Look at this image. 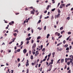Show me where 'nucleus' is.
<instances>
[{"label": "nucleus", "mask_w": 73, "mask_h": 73, "mask_svg": "<svg viewBox=\"0 0 73 73\" xmlns=\"http://www.w3.org/2000/svg\"><path fill=\"white\" fill-rule=\"evenodd\" d=\"M65 42H66V41L65 40H64L63 42V44H65Z\"/></svg>", "instance_id": "obj_44"}, {"label": "nucleus", "mask_w": 73, "mask_h": 73, "mask_svg": "<svg viewBox=\"0 0 73 73\" xmlns=\"http://www.w3.org/2000/svg\"><path fill=\"white\" fill-rule=\"evenodd\" d=\"M34 42V40H31L32 44H33V43Z\"/></svg>", "instance_id": "obj_42"}, {"label": "nucleus", "mask_w": 73, "mask_h": 73, "mask_svg": "<svg viewBox=\"0 0 73 73\" xmlns=\"http://www.w3.org/2000/svg\"><path fill=\"white\" fill-rule=\"evenodd\" d=\"M64 29V28H63L62 27H61L60 28V30H62V29Z\"/></svg>", "instance_id": "obj_26"}, {"label": "nucleus", "mask_w": 73, "mask_h": 73, "mask_svg": "<svg viewBox=\"0 0 73 73\" xmlns=\"http://www.w3.org/2000/svg\"><path fill=\"white\" fill-rule=\"evenodd\" d=\"M21 45L19 46V47H20V46H21V45H22L23 44V42H21Z\"/></svg>", "instance_id": "obj_13"}, {"label": "nucleus", "mask_w": 73, "mask_h": 73, "mask_svg": "<svg viewBox=\"0 0 73 73\" xmlns=\"http://www.w3.org/2000/svg\"><path fill=\"white\" fill-rule=\"evenodd\" d=\"M53 66L52 65H51L50 66V68L49 69H52V66Z\"/></svg>", "instance_id": "obj_18"}, {"label": "nucleus", "mask_w": 73, "mask_h": 73, "mask_svg": "<svg viewBox=\"0 0 73 73\" xmlns=\"http://www.w3.org/2000/svg\"><path fill=\"white\" fill-rule=\"evenodd\" d=\"M68 35H70L71 34V32H69L68 33Z\"/></svg>", "instance_id": "obj_51"}, {"label": "nucleus", "mask_w": 73, "mask_h": 73, "mask_svg": "<svg viewBox=\"0 0 73 73\" xmlns=\"http://www.w3.org/2000/svg\"><path fill=\"white\" fill-rule=\"evenodd\" d=\"M31 37H30L29 38H26V40L27 41H29V40H31Z\"/></svg>", "instance_id": "obj_9"}, {"label": "nucleus", "mask_w": 73, "mask_h": 73, "mask_svg": "<svg viewBox=\"0 0 73 73\" xmlns=\"http://www.w3.org/2000/svg\"><path fill=\"white\" fill-rule=\"evenodd\" d=\"M62 50V48H60L59 49V51H61Z\"/></svg>", "instance_id": "obj_52"}, {"label": "nucleus", "mask_w": 73, "mask_h": 73, "mask_svg": "<svg viewBox=\"0 0 73 73\" xmlns=\"http://www.w3.org/2000/svg\"><path fill=\"white\" fill-rule=\"evenodd\" d=\"M41 38V36H38V37H37V39L38 40V39H40Z\"/></svg>", "instance_id": "obj_28"}, {"label": "nucleus", "mask_w": 73, "mask_h": 73, "mask_svg": "<svg viewBox=\"0 0 73 73\" xmlns=\"http://www.w3.org/2000/svg\"><path fill=\"white\" fill-rule=\"evenodd\" d=\"M42 47H43V45H41V50L42 49Z\"/></svg>", "instance_id": "obj_50"}, {"label": "nucleus", "mask_w": 73, "mask_h": 73, "mask_svg": "<svg viewBox=\"0 0 73 73\" xmlns=\"http://www.w3.org/2000/svg\"><path fill=\"white\" fill-rule=\"evenodd\" d=\"M70 36H69L68 38H67L66 40H68L69 39V38H70Z\"/></svg>", "instance_id": "obj_29"}, {"label": "nucleus", "mask_w": 73, "mask_h": 73, "mask_svg": "<svg viewBox=\"0 0 73 73\" xmlns=\"http://www.w3.org/2000/svg\"><path fill=\"white\" fill-rule=\"evenodd\" d=\"M68 46V44H66L64 46L65 48H67Z\"/></svg>", "instance_id": "obj_15"}, {"label": "nucleus", "mask_w": 73, "mask_h": 73, "mask_svg": "<svg viewBox=\"0 0 73 73\" xmlns=\"http://www.w3.org/2000/svg\"><path fill=\"white\" fill-rule=\"evenodd\" d=\"M29 73V69H28V68H27V70L26 73Z\"/></svg>", "instance_id": "obj_33"}, {"label": "nucleus", "mask_w": 73, "mask_h": 73, "mask_svg": "<svg viewBox=\"0 0 73 73\" xmlns=\"http://www.w3.org/2000/svg\"><path fill=\"white\" fill-rule=\"evenodd\" d=\"M65 4H62L60 6V8H62V7H65Z\"/></svg>", "instance_id": "obj_3"}, {"label": "nucleus", "mask_w": 73, "mask_h": 73, "mask_svg": "<svg viewBox=\"0 0 73 73\" xmlns=\"http://www.w3.org/2000/svg\"><path fill=\"white\" fill-rule=\"evenodd\" d=\"M48 60H49V57H48L47 59V61H48Z\"/></svg>", "instance_id": "obj_61"}, {"label": "nucleus", "mask_w": 73, "mask_h": 73, "mask_svg": "<svg viewBox=\"0 0 73 73\" xmlns=\"http://www.w3.org/2000/svg\"><path fill=\"white\" fill-rule=\"evenodd\" d=\"M61 3H62V4H63V3H64V1H61Z\"/></svg>", "instance_id": "obj_56"}, {"label": "nucleus", "mask_w": 73, "mask_h": 73, "mask_svg": "<svg viewBox=\"0 0 73 73\" xmlns=\"http://www.w3.org/2000/svg\"><path fill=\"white\" fill-rule=\"evenodd\" d=\"M52 40H54V39H55L54 38V37L53 36L52 37Z\"/></svg>", "instance_id": "obj_53"}, {"label": "nucleus", "mask_w": 73, "mask_h": 73, "mask_svg": "<svg viewBox=\"0 0 73 73\" xmlns=\"http://www.w3.org/2000/svg\"><path fill=\"white\" fill-rule=\"evenodd\" d=\"M35 8H34L33 11H31V14L34 15L35 14Z\"/></svg>", "instance_id": "obj_1"}, {"label": "nucleus", "mask_w": 73, "mask_h": 73, "mask_svg": "<svg viewBox=\"0 0 73 73\" xmlns=\"http://www.w3.org/2000/svg\"><path fill=\"white\" fill-rule=\"evenodd\" d=\"M11 71L12 72L11 73H13V70H11Z\"/></svg>", "instance_id": "obj_64"}, {"label": "nucleus", "mask_w": 73, "mask_h": 73, "mask_svg": "<svg viewBox=\"0 0 73 73\" xmlns=\"http://www.w3.org/2000/svg\"><path fill=\"white\" fill-rule=\"evenodd\" d=\"M66 50H69V47H67L66 49Z\"/></svg>", "instance_id": "obj_34"}, {"label": "nucleus", "mask_w": 73, "mask_h": 73, "mask_svg": "<svg viewBox=\"0 0 73 73\" xmlns=\"http://www.w3.org/2000/svg\"><path fill=\"white\" fill-rule=\"evenodd\" d=\"M60 14L58 13V15H56L55 16V19H56V18H59L60 17Z\"/></svg>", "instance_id": "obj_2"}, {"label": "nucleus", "mask_w": 73, "mask_h": 73, "mask_svg": "<svg viewBox=\"0 0 73 73\" xmlns=\"http://www.w3.org/2000/svg\"><path fill=\"white\" fill-rule=\"evenodd\" d=\"M47 12V11L46 10L44 11V13H46Z\"/></svg>", "instance_id": "obj_59"}, {"label": "nucleus", "mask_w": 73, "mask_h": 73, "mask_svg": "<svg viewBox=\"0 0 73 73\" xmlns=\"http://www.w3.org/2000/svg\"><path fill=\"white\" fill-rule=\"evenodd\" d=\"M29 41H27V45H28V44H29Z\"/></svg>", "instance_id": "obj_48"}, {"label": "nucleus", "mask_w": 73, "mask_h": 73, "mask_svg": "<svg viewBox=\"0 0 73 73\" xmlns=\"http://www.w3.org/2000/svg\"><path fill=\"white\" fill-rule=\"evenodd\" d=\"M58 12L59 13H61V11L60 10H58Z\"/></svg>", "instance_id": "obj_31"}, {"label": "nucleus", "mask_w": 73, "mask_h": 73, "mask_svg": "<svg viewBox=\"0 0 73 73\" xmlns=\"http://www.w3.org/2000/svg\"><path fill=\"white\" fill-rule=\"evenodd\" d=\"M54 0H52V1L53 2L52 3L53 4H54V3H55V1H54Z\"/></svg>", "instance_id": "obj_45"}, {"label": "nucleus", "mask_w": 73, "mask_h": 73, "mask_svg": "<svg viewBox=\"0 0 73 73\" xmlns=\"http://www.w3.org/2000/svg\"><path fill=\"white\" fill-rule=\"evenodd\" d=\"M64 59H62L61 60V63H62V62H64Z\"/></svg>", "instance_id": "obj_23"}, {"label": "nucleus", "mask_w": 73, "mask_h": 73, "mask_svg": "<svg viewBox=\"0 0 73 73\" xmlns=\"http://www.w3.org/2000/svg\"><path fill=\"white\" fill-rule=\"evenodd\" d=\"M26 56H28V53H27Z\"/></svg>", "instance_id": "obj_58"}, {"label": "nucleus", "mask_w": 73, "mask_h": 73, "mask_svg": "<svg viewBox=\"0 0 73 73\" xmlns=\"http://www.w3.org/2000/svg\"><path fill=\"white\" fill-rule=\"evenodd\" d=\"M13 35L14 36H17V33H15L13 34Z\"/></svg>", "instance_id": "obj_32"}, {"label": "nucleus", "mask_w": 73, "mask_h": 73, "mask_svg": "<svg viewBox=\"0 0 73 73\" xmlns=\"http://www.w3.org/2000/svg\"><path fill=\"white\" fill-rule=\"evenodd\" d=\"M52 55H54L55 54V52H54L52 53Z\"/></svg>", "instance_id": "obj_62"}, {"label": "nucleus", "mask_w": 73, "mask_h": 73, "mask_svg": "<svg viewBox=\"0 0 73 73\" xmlns=\"http://www.w3.org/2000/svg\"><path fill=\"white\" fill-rule=\"evenodd\" d=\"M17 60H18V62H20V58H18L17 59Z\"/></svg>", "instance_id": "obj_47"}, {"label": "nucleus", "mask_w": 73, "mask_h": 73, "mask_svg": "<svg viewBox=\"0 0 73 73\" xmlns=\"http://www.w3.org/2000/svg\"><path fill=\"white\" fill-rule=\"evenodd\" d=\"M50 5H48V6L46 8V10H48L49 9V7H50Z\"/></svg>", "instance_id": "obj_10"}, {"label": "nucleus", "mask_w": 73, "mask_h": 73, "mask_svg": "<svg viewBox=\"0 0 73 73\" xmlns=\"http://www.w3.org/2000/svg\"><path fill=\"white\" fill-rule=\"evenodd\" d=\"M45 48H43L42 49V51H43V52H45Z\"/></svg>", "instance_id": "obj_43"}, {"label": "nucleus", "mask_w": 73, "mask_h": 73, "mask_svg": "<svg viewBox=\"0 0 73 73\" xmlns=\"http://www.w3.org/2000/svg\"><path fill=\"white\" fill-rule=\"evenodd\" d=\"M70 62H73V59H72L71 58H70Z\"/></svg>", "instance_id": "obj_17"}, {"label": "nucleus", "mask_w": 73, "mask_h": 73, "mask_svg": "<svg viewBox=\"0 0 73 73\" xmlns=\"http://www.w3.org/2000/svg\"><path fill=\"white\" fill-rule=\"evenodd\" d=\"M29 8H31V9H33V7H29Z\"/></svg>", "instance_id": "obj_63"}, {"label": "nucleus", "mask_w": 73, "mask_h": 73, "mask_svg": "<svg viewBox=\"0 0 73 73\" xmlns=\"http://www.w3.org/2000/svg\"><path fill=\"white\" fill-rule=\"evenodd\" d=\"M31 36V34L29 33V34H28V37H29V36Z\"/></svg>", "instance_id": "obj_55"}, {"label": "nucleus", "mask_w": 73, "mask_h": 73, "mask_svg": "<svg viewBox=\"0 0 73 73\" xmlns=\"http://www.w3.org/2000/svg\"><path fill=\"white\" fill-rule=\"evenodd\" d=\"M55 35H56V36H57V35L58 36H60V33L56 32L55 33Z\"/></svg>", "instance_id": "obj_5"}, {"label": "nucleus", "mask_w": 73, "mask_h": 73, "mask_svg": "<svg viewBox=\"0 0 73 73\" xmlns=\"http://www.w3.org/2000/svg\"><path fill=\"white\" fill-rule=\"evenodd\" d=\"M64 32H65V31L63 30L62 31H61L60 32V33H61V34H62V33H64Z\"/></svg>", "instance_id": "obj_16"}, {"label": "nucleus", "mask_w": 73, "mask_h": 73, "mask_svg": "<svg viewBox=\"0 0 73 73\" xmlns=\"http://www.w3.org/2000/svg\"><path fill=\"white\" fill-rule=\"evenodd\" d=\"M68 73H71V70H70L68 72Z\"/></svg>", "instance_id": "obj_24"}, {"label": "nucleus", "mask_w": 73, "mask_h": 73, "mask_svg": "<svg viewBox=\"0 0 73 73\" xmlns=\"http://www.w3.org/2000/svg\"><path fill=\"white\" fill-rule=\"evenodd\" d=\"M28 62H29V60H27V62L26 63V64H26V66H29V63H28Z\"/></svg>", "instance_id": "obj_6"}, {"label": "nucleus", "mask_w": 73, "mask_h": 73, "mask_svg": "<svg viewBox=\"0 0 73 73\" xmlns=\"http://www.w3.org/2000/svg\"><path fill=\"white\" fill-rule=\"evenodd\" d=\"M31 60H33V55L31 56Z\"/></svg>", "instance_id": "obj_12"}, {"label": "nucleus", "mask_w": 73, "mask_h": 73, "mask_svg": "<svg viewBox=\"0 0 73 73\" xmlns=\"http://www.w3.org/2000/svg\"><path fill=\"white\" fill-rule=\"evenodd\" d=\"M35 64H36V63H35V62H34V63H32V65L33 66V65H35Z\"/></svg>", "instance_id": "obj_19"}, {"label": "nucleus", "mask_w": 73, "mask_h": 73, "mask_svg": "<svg viewBox=\"0 0 73 73\" xmlns=\"http://www.w3.org/2000/svg\"><path fill=\"white\" fill-rule=\"evenodd\" d=\"M49 36H50V35H49V34H48L47 36V38H48Z\"/></svg>", "instance_id": "obj_14"}, {"label": "nucleus", "mask_w": 73, "mask_h": 73, "mask_svg": "<svg viewBox=\"0 0 73 73\" xmlns=\"http://www.w3.org/2000/svg\"><path fill=\"white\" fill-rule=\"evenodd\" d=\"M51 69H50V68H49V70H47V72H50V70H51Z\"/></svg>", "instance_id": "obj_25"}, {"label": "nucleus", "mask_w": 73, "mask_h": 73, "mask_svg": "<svg viewBox=\"0 0 73 73\" xmlns=\"http://www.w3.org/2000/svg\"><path fill=\"white\" fill-rule=\"evenodd\" d=\"M36 46V43H34L32 46L33 49H35Z\"/></svg>", "instance_id": "obj_4"}, {"label": "nucleus", "mask_w": 73, "mask_h": 73, "mask_svg": "<svg viewBox=\"0 0 73 73\" xmlns=\"http://www.w3.org/2000/svg\"><path fill=\"white\" fill-rule=\"evenodd\" d=\"M60 3H59L58 4V5H57V7H59V5H60Z\"/></svg>", "instance_id": "obj_40"}, {"label": "nucleus", "mask_w": 73, "mask_h": 73, "mask_svg": "<svg viewBox=\"0 0 73 73\" xmlns=\"http://www.w3.org/2000/svg\"><path fill=\"white\" fill-rule=\"evenodd\" d=\"M70 64V62H68L67 63L68 65H69Z\"/></svg>", "instance_id": "obj_21"}, {"label": "nucleus", "mask_w": 73, "mask_h": 73, "mask_svg": "<svg viewBox=\"0 0 73 73\" xmlns=\"http://www.w3.org/2000/svg\"><path fill=\"white\" fill-rule=\"evenodd\" d=\"M62 37V35H60V36H59L58 37V38H61V37Z\"/></svg>", "instance_id": "obj_36"}, {"label": "nucleus", "mask_w": 73, "mask_h": 73, "mask_svg": "<svg viewBox=\"0 0 73 73\" xmlns=\"http://www.w3.org/2000/svg\"><path fill=\"white\" fill-rule=\"evenodd\" d=\"M41 21V20L40 19L39 20L38 22V24H39V23H40Z\"/></svg>", "instance_id": "obj_20"}, {"label": "nucleus", "mask_w": 73, "mask_h": 73, "mask_svg": "<svg viewBox=\"0 0 73 73\" xmlns=\"http://www.w3.org/2000/svg\"><path fill=\"white\" fill-rule=\"evenodd\" d=\"M17 52H20V49H18L17 50Z\"/></svg>", "instance_id": "obj_41"}, {"label": "nucleus", "mask_w": 73, "mask_h": 73, "mask_svg": "<svg viewBox=\"0 0 73 73\" xmlns=\"http://www.w3.org/2000/svg\"><path fill=\"white\" fill-rule=\"evenodd\" d=\"M27 49H24L23 50V52L24 54H25V53H27Z\"/></svg>", "instance_id": "obj_7"}, {"label": "nucleus", "mask_w": 73, "mask_h": 73, "mask_svg": "<svg viewBox=\"0 0 73 73\" xmlns=\"http://www.w3.org/2000/svg\"><path fill=\"white\" fill-rule=\"evenodd\" d=\"M42 15H41L40 17V19H42Z\"/></svg>", "instance_id": "obj_38"}, {"label": "nucleus", "mask_w": 73, "mask_h": 73, "mask_svg": "<svg viewBox=\"0 0 73 73\" xmlns=\"http://www.w3.org/2000/svg\"><path fill=\"white\" fill-rule=\"evenodd\" d=\"M55 10H56V8H54L52 9V12H53V11H54Z\"/></svg>", "instance_id": "obj_30"}, {"label": "nucleus", "mask_w": 73, "mask_h": 73, "mask_svg": "<svg viewBox=\"0 0 73 73\" xmlns=\"http://www.w3.org/2000/svg\"><path fill=\"white\" fill-rule=\"evenodd\" d=\"M20 14V13H15L16 15H19Z\"/></svg>", "instance_id": "obj_46"}, {"label": "nucleus", "mask_w": 73, "mask_h": 73, "mask_svg": "<svg viewBox=\"0 0 73 73\" xmlns=\"http://www.w3.org/2000/svg\"><path fill=\"white\" fill-rule=\"evenodd\" d=\"M50 15V12H48V15H49V16Z\"/></svg>", "instance_id": "obj_60"}, {"label": "nucleus", "mask_w": 73, "mask_h": 73, "mask_svg": "<svg viewBox=\"0 0 73 73\" xmlns=\"http://www.w3.org/2000/svg\"><path fill=\"white\" fill-rule=\"evenodd\" d=\"M70 19V17H68L66 18V20H69Z\"/></svg>", "instance_id": "obj_35"}, {"label": "nucleus", "mask_w": 73, "mask_h": 73, "mask_svg": "<svg viewBox=\"0 0 73 73\" xmlns=\"http://www.w3.org/2000/svg\"><path fill=\"white\" fill-rule=\"evenodd\" d=\"M18 31V30L17 29L16 30H15V31H14V32H17Z\"/></svg>", "instance_id": "obj_49"}, {"label": "nucleus", "mask_w": 73, "mask_h": 73, "mask_svg": "<svg viewBox=\"0 0 73 73\" xmlns=\"http://www.w3.org/2000/svg\"><path fill=\"white\" fill-rule=\"evenodd\" d=\"M17 50H15L14 52V53H17Z\"/></svg>", "instance_id": "obj_57"}, {"label": "nucleus", "mask_w": 73, "mask_h": 73, "mask_svg": "<svg viewBox=\"0 0 73 73\" xmlns=\"http://www.w3.org/2000/svg\"><path fill=\"white\" fill-rule=\"evenodd\" d=\"M51 19V20H53V15L52 16Z\"/></svg>", "instance_id": "obj_37"}, {"label": "nucleus", "mask_w": 73, "mask_h": 73, "mask_svg": "<svg viewBox=\"0 0 73 73\" xmlns=\"http://www.w3.org/2000/svg\"><path fill=\"white\" fill-rule=\"evenodd\" d=\"M36 54H37L38 55V54H39V53H38V51H36Z\"/></svg>", "instance_id": "obj_22"}, {"label": "nucleus", "mask_w": 73, "mask_h": 73, "mask_svg": "<svg viewBox=\"0 0 73 73\" xmlns=\"http://www.w3.org/2000/svg\"><path fill=\"white\" fill-rule=\"evenodd\" d=\"M51 55V53H50L48 55V57H50V56Z\"/></svg>", "instance_id": "obj_39"}, {"label": "nucleus", "mask_w": 73, "mask_h": 73, "mask_svg": "<svg viewBox=\"0 0 73 73\" xmlns=\"http://www.w3.org/2000/svg\"><path fill=\"white\" fill-rule=\"evenodd\" d=\"M28 9H29V8H28V7H27L26 8H25V11H28Z\"/></svg>", "instance_id": "obj_27"}, {"label": "nucleus", "mask_w": 73, "mask_h": 73, "mask_svg": "<svg viewBox=\"0 0 73 73\" xmlns=\"http://www.w3.org/2000/svg\"><path fill=\"white\" fill-rule=\"evenodd\" d=\"M46 26H45V27H44V31H45V30H46Z\"/></svg>", "instance_id": "obj_54"}, {"label": "nucleus", "mask_w": 73, "mask_h": 73, "mask_svg": "<svg viewBox=\"0 0 73 73\" xmlns=\"http://www.w3.org/2000/svg\"><path fill=\"white\" fill-rule=\"evenodd\" d=\"M14 21H12L10 23H9V25H13V24H14Z\"/></svg>", "instance_id": "obj_8"}, {"label": "nucleus", "mask_w": 73, "mask_h": 73, "mask_svg": "<svg viewBox=\"0 0 73 73\" xmlns=\"http://www.w3.org/2000/svg\"><path fill=\"white\" fill-rule=\"evenodd\" d=\"M70 3H69L66 5V7H67L68 6H70Z\"/></svg>", "instance_id": "obj_11"}]
</instances>
